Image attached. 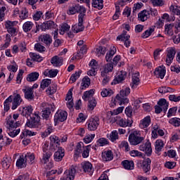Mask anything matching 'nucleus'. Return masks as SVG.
<instances>
[{
    "mask_svg": "<svg viewBox=\"0 0 180 180\" xmlns=\"http://www.w3.org/2000/svg\"><path fill=\"white\" fill-rule=\"evenodd\" d=\"M130 94V88L126 87L120 91V94L116 96V99L120 101V105H122V103H129V99L127 96Z\"/></svg>",
    "mask_w": 180,
    "mask_h": 180,
    "instance_id": "nucleus-1",
    "label": "nucleus"
},
{
    "mask_svg": "<svg viewBox=\"0 0 180 180\" xmlns=\"http://www.w3.org/2000/svg\"><path fill=\"white\" fill-rule=\"evenodd\" d=\"M40 123V116L37 113L30 115V119L27 120L25 126L30 127V129H36L39 127Z\"/></svg>",
    "mask_w": 180,
    "mask_h": 180,
    "instance_id": "nucleus-2",
    "label": "nucleus"
},
{
    "mask_svg": "<svg viewBox=\"0 0 180 180\" xmlns=\"http://www.w3.org/2000/svg\"><path fill=\"white\" fill-rule=\"evenodd\" d=\"M138 168H141L145 174L151 170V159L147 158L143 160H139L136 163Z\"/></svg>",
    "mask_w": 180,
    "mask_h": 180,
    "instance_id": "nucleus-3",
    "label": "nucleus"
},
{
    "mask_svg": "<svg viewBox=\"0 0 180 180\" xmlns=\"http://www.w3.org/2000/svg\"><path fill=\"white\" fill-rule=\"evenodd\" d=\"M41 106L42 108H44V106H48L44 110H42V115H41V117H43V119H45L46 120H47L51 112H54V109H56V105H54V104L49 105L47 103H41Z\"/></svg>",
    "mask_w": 180,
    "mask_h": 180,
    "instance_id": "nucleus-4",
    "label": "nucleus"
},
{
    "mask_svg": "<svg viewBox=\"0 0 180 180\" xmlns=\"http://www.w3.org/2000/svg\"><path fill=\"white\" fill-rule=\"evenodd\" d=\"M75 168L74 167H70L69 169L65 170L63 174V177L60 179L61 180H74L75 179Z\"/></svg>",
    "mask_w": 180,
    "mask_h": 180,
    "instance_id": "nucleus-5",
    "label": "nucleus"
},
{
    "mask_svg": "<svg viewBox=\"0 0 180 180\" xmlns=\"http://www.w3.org/2000/svg\"><path fill=\"white\" fill-rule=\"evenodd\" d=\"M67 116H68L67 112L58 110L54 116L55 126L57 125L58 122H65V120H67Z\"/></svg>",
    "mask_w": 180,
    "mask_h": 180,
    "instance_id": "nucleus-6",
    "label": "nucleus"
},
{
    "mask_svg": "<svg viewBox=\"0 0 180 180\" xmlns=\"http://www.w3.org/2000/svg\"><path fill=\"white\" fill-rule=\"evenodd\" d=\"M144 140V137L139 136L136 134L132 133L129 136V141L131 146H138Z\"/></svg>",
    "mask_w": 180,
    "mask_h": 180,
    "instance_id": "nucleus-7",
    "label": "nucleus"
},
{
    "mask_svg": "<svg viewBox=\"0 0 180 180\" xmlns=\"http://www.w3.org/2000/svg\"><path fill=\"white\" fill-rule=\"evenodd\" d=\"M175 54H176V49H175V48H170L167 50V58L166 59V63L167 65H171V63H172L174 58H175Z\"/></svg>",
    "mask_w": 180,
    "mask_h": 180,
    "instance_id": "nucleus-8",
    "label": "nucleus"
},
{
    "mask_svg": "<svg viewBox=\"0 0 180 180\" xmlns=\"http://www.w3.org/2000/svg\"><path fill=\"white\" fill-rule=\"evenodd\" d=\"M99 126V119L98 118H91L88 124V130L90 131H95L98 127Z\"/></svg>",
    "mask_w": 180,
    "mask_h": 180,
    "instance_id": "nucleus-9",
    "label": "nucleus"
},
{
    "mask_svg": "<svg viewBox=\"0 0 180 180\" xmlns=\"http://www.w3.org/2000/svg\"><path fill=\"white\" fill-rule=\"evenodd\" d=\"M117 124L120 127H131L133 126V120L131 118L120 119L117 120Z\"/></svg>",
    "mask_w": 180,
    "mask_h": 180,
    "instance_id": "nucleus-10",
    "label": "nucleus"
},
{
    "mask_svg": "<svg viewBox=\"0 0 180 180\" xmlns=\"http://www.w3.org/2000/svg\"><path fill=\"white\" fill-rule=\"evenodd\" d=\"M85 27L84 26V20L78 18L77 25H75L72 27V30L74 33H79V32H84Z\"/></svg>",
    "mask_w": 180,
    "mask_h": 180,
    "instance_id": "nucleus-11",
    "label": "nucleus"
},
{
    "mask_svg": "<svg viewBox=\"0 0 180 180\" xmlns=\"http://www.w3.org/2000/svg\"><path fill=\"white\" fill-rule=\"evenodd\" d=\"M13 103H12V107L11 109L13 110H15L22 103V98L20 97V94H15L14 97H13Z\"/></svg>",
    "mask_w": 180,
    "mask_h": 180,
    "instance_id": "nucleus-12",
    "label": "nucleus"
},
{
    "mask_svg": "<svg viewBox=\"0 0 180 180\" xmlns=\"http://www.w3.org/2000/svg\"><path fill=\"white\" fill-rule=\"evenodd\" d=\"M22 92L25 94V99L27 101H33L34 99V95H33V90L30 87H25L22 89Z\"/></svg>",
    "mask_w": 180,
    "mask_h": 180,
    "instance_id": "nucleus-13",
    "label": "nucleus"
},
{
    "mask_svg": "<svg viewBox=\"0 0 180 180\" xmlns=\"http://www.w3.org/2000/svg\"><path fill=\"white\" fill-rule=\"evenodd\" d=\"M63 61L64 59H63V57L55 56L51 58V63L52 64V65H53V67H61Z\"/></svg>",
    "mask_w": 180,
    "mask_h": 180,
    "instance_id": "nucleus-14",
    "label": "nucleus"
},
{
    "mask_svg": "<svg viewBox=\"0 0 180 180\" xmlns=\"http://www.w3.org/2000/svg\"><path fill=\"white\" fill-rule=\"evenodd\" d=\"M112 71H113V63H108L104 65L103 70L101 71V77H106Z\"/></svg>",
    "mask_w": 180,
    "mask_h": 180,
    "instance_id": "nucleus-15",
    "label": "nucleus"
},
{
    "mask_svg": "<svg viewBox=\"0 0 180 180\" xmlns=\"http://www.w3.org/2000/svg\"><path fill=\"white\" fill-rule=\"evenodd\" d=\"M101 155L103 161H105V162L113 160V152H112V150H105L102 153Z\"/></svg>",
    "mask_w": 180,
    "mask_h": 180,
    "instance_id": "nucleus-16",
    "label": "nucleus"
},
{
    "mask_svg": "<svg viewBox=\"0 0 180 180\" xmlns=\"http://www.w3.org/2000/svg\"><path fill=\"white\" fill-rule=\"evenodd\" d=\"M65 155L64 150L62 148H58V150L54 153V160L57 162H60Z\"/></svg>",
    "mask_w": 180,
    "mask_h": 180,
    "instance_id": "nucleus-17",
    "label": "nucleus"
},
{
    "mask_svg": "<svg viewBox=\"0 0 180 180\" xmlns=\"http://www.w3.org/2000/svg\"><path fill=\"white\" fill-rule=\"evenodd\" d=\"M132 84L131 85L132 89H136L140 84V74L135 73L132 75Z\"/></svg>",
    "mask_w": 180,
    "mask_h": 180,
    "instance_id": "nucleus-18",
    "label": "nucleus"
},
{
    "mask_svg": "<svg viewBox=\"0 0 180 180\" xmlns=\"http://www.w3.org/2000/svg\"><path fill=\"white\" fill-rule=\"evenodd\" d=\"M138 18L141 22H146L150 18V11L143 10L138 14Z\"/></svg>",
    "mask_w": 180,
    "mask_h": 180,
    "instance_id": "nucleus-19",
    "label": "nucleus"
},
{
    "mask_svg": "<svg viewBox=\"0 0 180 180\" xmlns=\"http://www.w3.org/2000/svg\"><path fill=\"white\" fill-rule=\"evenodd\" d=\"M79 13L78 19L84 20V18H85L86 13V8L84 7V6H79V4H77V13Z\"/></svg>",
    "mask_w": 180,
    "mask_h": 180,
    "instance_id": "nucleus-20",
    "label": "nucleus"
},
{
    "mask_svg": "<svg viewBox=\"0 0 180 180\" xmlns=\"http://www.w3.org/2000/svg\"><path fill=\"white\" fill-rule=\"evenodd\" d=\"M126 72L121 71V73L117 75V77H115L112 82V85H116V84H120L122 81H124V78H126Z\"/></svg>",
    "mask_w": 180,
    "mask_h": 180,
    "instance_id": "nucleus-21",
    "label": "nucleus"
},
{
    "mask_svg": "<svg viewBox=\"0 0 180 180\" xmlns=\"http://www.w3.org/2000/svg\"><path fill=\"white\" fill-rule=\"evenodd\" d=\"M122 165L124 167V169H134V162H133V160H125L122 162Z\"/></svg>",
    "mask_w": 180,
    "mask_h": 180,
    "instance_id": "nucleus-22",
    "label": "nucleus"
},
{
    "mask_svg": "<svg viewBox=\"0 0 180 180\" xmlns=\"http://www.w3.org/2000/svg\"><path fill=\"white\" fill-rule=\"evenodd\" d=\"M162 67H164V65L157 68L154 72L155 75H156L158 78H161V79H162L164 77H165L166 72L165 69H162Z\"/></svg>",
    "mask_w": 180,
    "mask_h": 180,
    "instance_id": "nucleus-23",
    "label": "nucleus"
},
{
    "mask_svg": "<svg viewBox=\"0 0 180 180\" xmlns=\"http://www.w3.org/2000/svg\"><path fill=\"white\" fill-rule=\"evenodd\" d=\"M39 39H41L42 43H44L46 46H50L53 41L51 37L49 34L41 35Z\"/></svg>",
    "mask_w": 180,
    "mask_h": 180,
    "instance_id": "nucleus-24",
    "label": "nucleus"
},
{
    "mask_svg": "<svg viewBox=\"0 0 180 180\" xmlns=\"http://www.w3.org/2000/svg\"><path fill=\"white\" fill-rule=\"evenodd\" d=\"M150 123H151V117L150 116H146L139 124V127L141 129H146L148 126H150Z\"/></svg>",
    "mask_w": 180,
    "mask_h": 180,
    "instance_id": "nucleus-25",
    "label": "nucleus"
},
{
    "mask_svg": "<svg viewBox=\"0 0 180 180\" xmlns=\"http://www.w3.org/2000/svg\"><path fill=\"white\" fill-rule=\"evenodd\" d=\"M54 26H55L54 22L50 20V21L44 22L42 25H40V27L42 32H44L47 30V29H51L54 27Z\"/></svg>",
    "mask_w": 180,
    "mask_h": 180,
    "instance_id": "nucleus-26",
    "label": "nucleus"
},
{
    "mask_svg": "<svg viewBox=\"0 0 180 180\" xmlns=\"http://www.w3.org/2000/svg\"><path fill=\"white\" fill-rule=\"evenodd\" d=\"M95 94V91L94 89H90L89 91H85L83 94L82 99L85 101L86 102L88 101H91L92 99V96H94V94Z\"/></svg>",
    "mask_w": 180,
    "mask_h": 180,
    "instance_id": "nucleus-27",
    "label": "nucleus"
},
{
    "mask_svg": "<svg viewBox=\"0 0 180 180\" xmlns=\"http://www.w3.org/2000/svg\"><path fill=\"white\" fill-rule=\"evenodd\" d=\"M39 76V75L37 72H31L27 75V81H28V82H34V81H37Z\"/></svg>",
    "mask_w": 180,
    "mask_h": 180,
    "instance_id": "nucleus-28",
    "label": "nucleus"
},
{
    "mask_svg": "<svg viewBox=\"0 0 180 180\" xmlns=\"http://www.w3.org/2000/svg\"><path fill=\"white\" fill-rule=\"evenodd\" d=\"M90 85H91V79H89L88 76H85L82 79L80 89L82 91H84L85 88H88Z\"/></svg>",
    "mask_w": 180,
    "mask_h": 180,
    "instance_id": "nucleus-29",
    "label": "nucleus"
},
{
    "mask_svg": "<svg viewBox=\"0 0 180 180\" xmlns=\"http://www.w3.org/2000/svg\"><path fill=\"white\" fill-rule=\"evenodd\" d=\"M115 54H116V47L112 46L109 53L105 56V61H107V63L112 61V58H113Z\"/></svg>",
    "mask_w": 180,
    "mask_h": 180,
    "instance_id": "nucleus-30",
    "label": "nucleus"
},
{
    "mask_svg": "<svg viewBox=\"0 0 180 180\" xmlns=\"http://www.w3.org/2000/svg\"><path fill=\"white\" fill-rule=\"evenodd\" d=\"M91 5L93 8H96V9H103V0H92Z\"/></svg>",
    "mask_w": 180,
    "mask_h": 180,
    "instance_id": "nucleus-31",
    "label": "nucleus"
},
{
    "mask_svg": "<svg viewBox=\"0 0 180 180\" xmlns=\"http://www.w3.org/2000/svg\"><path fill=\"white\" fill-rule=\"evenodd\" d=\"M11 161L12 159H11V158L4 157L1 162L3 168H4V169H8L9 167H11Z\"/></svg>",
    "mask_w": 180,
    "mask_h": 180,
    "instance_id": "nucleus-32",
    "label": "nucleus"
},
{
    "mask_svg": "<svg viewBox=\"0 0 180 180\" xmlns=\"http://www.w3.org/2000/svg\"><path fill=\"white\" fill-rule=\"evenodd\" d=\"M158 105L159 106H163L164 112H167V110H168V106H169V104L167 103V100L165 98H160L159 101H158Z\"/></svg>",
    "mask_w": 180,
    "mask_h": 180,
    "instance_id": "nucleus-33",
    "label": "nucleus"
},
{
    "mask_svg": "<svg viewBox=\"0 0 180 180\" xmlns=\"http://www.w3.org/2000/svg\"><path fill=\"white\" fill-rule=\"evenodd\" d=\"M82 168L84 172H92V164L89 162H84L82 164Z\"/></svg>",
    "mask_w": 180,
    "mask_h": 180,
    "instance_id": "nucleus-34",
    "label": "nucleus"
},
{
    "mask_svg": "<svg viewBox=\"0 0 180 180\" xmlns=\"http://www.w3.org/2000/svg\"><path fill=\"white\" fill-rule=\"evenodd\" d=\"M32 112H33V108H32V106H27V107H25L23 108L22 112L21 113V115H22V116H32V115L34 114H32Z\"/></svg>",
    "mask_w": 180,
    "mask_h": 180,
    "instance_id": "nucleus-35",
    "label": "nucleus"
},
{
    "mask_svg": "<svg viewBox=\"0 0 180 180\" xmlns=\"http://www.w3.org/2000/svg\"><path fill=\"white\" fill-rule=\"evenodd\" d=\"M33 22L30 21H27L25 22L22 25V29L25 33H27V32H30L33 27Z\"/></svg>",
    "mask_w": 180,
    "mask_h": 180,
    "instance_id": "nucleus-36",
    "label": "nucleus"
},
{
    "mask_svg": "<svg viewBox=\"0 0 180 180\" xmlns=\"http://www.w3.org/2000/svg\"><path fill=\"white\" fill-rule=\"evenodd\" d=\"M164 147V142H162V140L158 139L155 142V151L157 154L162 150V148Z\"/></svg>",
    "mask_w": 180,
    "mask_h": 180,
    "instance_id": "nucleus-37",
    "label": "nucleus"
},
{
    "mask_svg": "<svg viewBox=\"0 0 180 180\" xmlns=\"http://www.w3.org/2000/svg\"><path fill=\"white\" fill-rule=\"evenodd\" d=\"M107 137L112 142L116 141V140L119 139V133H117V131H112L110 135L107 136Z\"/></svg>",
    "mask_w": 180,
    "mask_h": 180,
    "instance_id": "nucleus-38",
    "label": "nucleus"
},
{
    "mask_svg": "<svg viewBox=\"0 0 180 180\" xmlns=\"http://www.w3.org/2000/svg\"><path fill=\"white\" fill-rule=\"evenodd\" d=\"M117 40H121V41H126V40H129L130 35L127 34V32L124 31L121 35L117 37Z\"/></svg>",
    "mask_w": 180,
    "mask_h": 180,
    "instance_id": "nucleus-39",
    "label": "nucleus"
},
{
    "mask_svg": "<svg viewBox=\"0 0 180 180\" xmlns=\"http://www.w3.org/2000/svg\"><path fill=\"white\" fill-rule=\"evenodd\" d=\"M30 56L32 61H37L38 63H41V61H43V58L34 53H30Z\"/></svg>",
    "mask_w": 180,
    "mask_h": 180,
    "instance_id": "nucleus-40",
    "label": "nucleus"
},
{
    "mask_svg": "<svg viewBox=\"0 0 180 180\" xmlns=\"http://www.w3.org/2000/svg\"><path fill=\"white\" fill-rule=\"evenodd\" d=\"M96 53L98 57H101V56H105V53H106V47L98 46V48L96 49Z\"/></svg>",
    "mask_w": 180,
    "mask_h": 180,
    "instance_id": "nucleus-41",
    "label": "nucleus"
},
{
    "mask_svg": "<svg viewBox=\"0 0 180 180\" xmlns=\"http://www.w3.org/2000/svg\"><path fill=\"white\" fill-rule=\"evenodd\" d=\"M169 123L170 124H172L175 127H179L180 126V119L178 117H174L169 120Z\"/></svg>",
    "mask_w": 180,
    "mask_h": 180,
    "instance_id": "nucleus-42",
    "label": "nucleus"
},
{
    "mask_svg": "<svg viewBox=\"0 0 180 180\" xmlns=\"http://www.w3.org/2000/svg\"><path fill=\"white\" fill-rule=\"evenodd\" d=\"M96 100L94 98H91V100H89L88 108L89 110H94V109H95L96 107Z\"/></svg>",
    "mask_w": 180,
    "mask_h": 180,
    "instance_id": "nucleus-43",
    "label": "nucleus"
},
{
    "mask_svg": "<svg viewBox=\"0 0 180 180\" xmlns=\"http://www.w3.org/2000/svg\"><path fill=\"white\" fill-rule=\"evenodd\" d=\"M51 84V79H44L41 82V89H46L49 85Z\"/></svg>",
    "mask_w": 180,
    "mask_h": 180,
    "instance_id": "nucleus-44",
    "label": "nucleus"
},
{
    "mask_svg": "<svg viewBox=\"0 0 180 180\" xmlns=\"http://www.w3.org/2000/svg\"><path fill=\"white\" fill-rule=\"evenodd\" d=\"M13 98V96H10L7 99H6V101H4V110H6V112H8V110H9L10 107H9V103H11V102H12V99Z\"/></svg>",
    "mask_w": 180,
    "mask_h": 180,
    "instance_id": "nucleus-45",
    "label": "nucleus"
},
{
    "mask_svg": "<svg viewBox=\"0 0 180 180\" xmlns=\"http://www.w3.org/2000/svg\"><path fill=\"white\" fill-rule=\"evenodd\" d=\"M145 153L148 157H150L153 153V149L151 148V143L146 142V147L145 148Z\"/></svg>",
    "mask_w": 180,
    "mask_h": 180,
    "instance_id": "nucleus-46",
    "label": "nucleus"
},
{
    "mask_svg": "<svg viewBox=\"0 0 180 180\" xmlns=\"http://www.w3.org/2000/svg\"><path fill=\"white\" fill-rule=\"evenodd\" d=\"M81 74H82V70H79L78 72H76L75 74L72 75L70 77V81H72V82H75V81H77V79L79 78Z\"/></svg>",
    "mask_w": 180,
    "mask_h": 180,
    "instance_id": "nucleus-47",
    "label": "nucleus"
},
{
    "mask_svg": "<svg viewBox=\"0 0 180 180\" xmlns=\"http://www.w3.org/2000/svg\"><path fill=\"white\" fill-rule=\"evenodd\" d=\"M97 146L99 147H103V146H106V144H109V141H108V139L105 138H101L97 141Z\"/></svg>",
    "mask_w": 180,
    "mask_h": 180,
    "instance_id": "nucleus-48",
    "label": "nucleus"
},
{
    "mask_svg": "<svg viewBox=\"0 0 180 180\" xmlns=\"http://www.w3.org/2000/svg\"><path fill=\"white\" fill-rule=\"evenodd\" d=\"M25 160L26 162L33 164V161H34V155L33 153H27L25 156Z\"/></svg>",
    "mask_w": 180,
    "mask_h": 180,
    "instance_id": "nucleus-49",
    "label": "nucleus"
},
{
    "mask_svg": "<svg viewBox=\"0 0 180 180\" xmlns=\"http://www.w3.org/2000/svg\"><path fill=\"white\" fill-rule=\"evenodd\" d=\"M91 150V145L86 146L82 153L83 158H88L89 157V151Z\"/></svg>",
    "mask_w": 180,
    "mask_h": 180,
    "instance_id": "nucleus-50",
    "label": "nucleus"
},
{
    "mask_svg": "<svg viewBox=\"0 0 180 180\" xmlns=\"http://www.w3.org/2000/svg\"><path fill=\"white\" fill-rule=\"evenodd\" d=\"M94 139H95V134H88L84 137V141L86 144H89V143H91Z\"/></svg>",
    "mask_w": 180,
    "mask_h": 180,
    "instance_id": "nucleus-51",
    "label": "nucleus"
},
{
    "mask_svg": "<svg viewBox=\"0 0 180 180\" xmlns=\"http://www.w3.org/2000/svg\"><path fill=\"white\" fill-rule=\"evenodd\" d=\"M154 32V28H150L149 30H147L145 31L141 37L143 39H147V37H150L151 36V34Z\"/></svg>",
    "mask_w": 180,
    "mask_h": 180,
    "instance_id": "nucleus-52",
    "label": "nucleus"
},
{
    "mask_svg": "<svg viewBox=\"0 0 180 180\" xmlns=\"http://www.w3.org/2000/svg\"><path fill=\"white\" fill-rule=\"evenodd\" d=\"M169 9L170 12H172L174 15H180V7L171 6Z\"/></svg>",
    "mask_w": 180,
    "mask_h": 180,
    "instance_id": "nucleus-53",
    "label": "nucleus"
},
{
    "mask_svg": "<svg viewBox=\"0 0 180 180\" xmlns=\"http://www.w3.org/2000/svg\"><path fill=\"white\" fill-rule=\"evenodd\" d=\"M113 94V91L108 90L106 89H103L101 92V96L103 98H106V96H111Z\"/></svg>",
    "mask_w": 180,
    "mask_h": 180,
    "instance_id": "nucleus-54",
    "label": "nucleus"
},
{
    "mask_svg": "<svg viewBox=\"0 0 180 180\" xmlns=\"http://www.w3.org/2000/svg\"><path fill=\"white\" fill-rule=\"evenodd\" d=\"M10 130H11L10 132H8V136H10V137H16V136L20 133V129L13 130L12 128H11Z\"/></svg>",
    "mask_w": 180,
    "mask_h": 180,
    "instance_id": "nucleus-55",
    "label": "nucleus"
},
{
    "mask_svg": "<svg viewBox=\"0 0 180 180\" xmlns=\"http://www.w3.org/2000/svg\"><path fill=\"white\" fill-rule=\"evenodd\" d=\"M50 157H51V152H45L42 158V160L44 161V164H47V162H49V160H50Z\"/></svg>",
    "mask_w": 180,
    "mask_h": 180,
    "instance_id": "nucleus-56",
    "label": "nucleus"
},
{
    "mask_svg": "<svg viewBox=\"0 0 180 180\" xmlns=\"http://www.w3.org/2000/svg\"><path fill=\"white\" fill-rule=\"evenodd\" d=\"M34 49L35 50H37V51H39V53H43V51H46V47L39 43L35 44Z\"/></svg>",
    "mask_w": 180,
    "mask_h": 180,
    "instance_id": "nucleus-57",
    "label": "nucleus"
},
{
    "mask_svg": "<svg viewBox=\"0 0 180 180\" xmlns=\"http://www.w3.org/2000/svg\"><path fill=\"white\" fill-rule=\"evenodd\" d=\"M125 115H127V116L131 119V116H133V108L131 106H128L126 108Z\"/></svg>",
    "mask_w": 180,
    "mask_h": 180,
    "instance_id": "nucleus-58",
    "label": "nucleus"
},
{
    "mask_svg": "<svg viewBox=\"0 0 180 180\" xmlns=\"http://www.w3.org/2000/svg\"><path fill=\"white\" fill-rule=\"evenodd\" d=\"M129 154L131 157H143V153L136 150H131Z\"/></svg>",
    "mask_w": 180,
    "mask_h": 180,
    "instance_id": "nucleus-59",
    "label": "nucleus"
},
{
    "mask_svg": "<svg viewBox=\"0 0 180 180\" xmlns=\"http://www.w3.org/2000/svg\"><path fill=\"white\" fill-rule=\"evenodd\" d=\"M57 92V88L56 86H50L47 89L46 93L48 95H53V94H56Z\"/></svg>",
    "mask_w": 180,
    "mask_h": 180,
    "instance_id": "nucleus-60",
    "label": "nucleus"
},
{
    "mask_svg": "<svg viewBox=\"0 0 180 180\" xmlns=\"http://www.w3.org/2000/svg\"><path fill=\"white\" fill-rule=\"evenodd\" d=\"M176 110H178L177 107H173L170 108L167 112V117H171V116H174V115L176 113Z\"/></svg>",
    "mask_w": 180,
    "mask_h": 180,
    "instance_id": "nucleus-61",
    "label": "nucleus"
},
{
    "mask_svg": "<svg viewBox=\"0 0 180 180\" xmlns=\"http://www.w3.org/2000/svg\"><path fill=\"white\" fill-rule=\"evenodd\" d=\"M77 5L70 7L69 10L67 12L68 15H75V13H77Z\"/></svg>",
    "mask_w": 180,
    "mask_h": 180,
    "instance_id": "nucleus-62",
    "label": "nucleus"
},
{
    "mask_svg": "<svg viewBox=\"0 0 180 180\" xmlns=\"http://www.w3.org/2000/svg\"><path fill=\"white\" fill-rule=\"evenodd\" d=\"M169 101H171L172 102H179L180 101V96H176L175 95H169Z\"/></svg>",
    "mask_w": 180,
    "mask_h": 180,
    "instance_id": "nucleus-63",
    "label": "nucleus"
},
{
    "mask_svg": "<svg viewBox=\"0 0 180 180\" xmlns=\"http://www.w3.org/2000/svg\"><path fill=\"white\" fill-rule=\"evenodd\" d=\"M89 65H91V69L93 70H98V62L96 60L93 59L91 60Z\"/></svg>",
    "mask_w": 180,
    "mask_h": 180,
    "instance_id": "nucleus-64",
    "label": "nucleus"
}]
</instances>
